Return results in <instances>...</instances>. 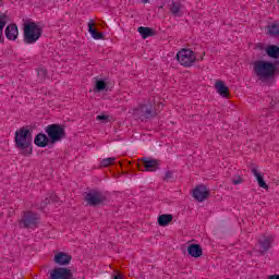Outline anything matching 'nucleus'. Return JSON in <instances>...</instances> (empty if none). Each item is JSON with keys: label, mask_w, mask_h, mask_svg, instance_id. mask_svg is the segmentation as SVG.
<instances>
[{"label": "nucleus", "mask_w": 279, "mask_h": 279, "mask_svg": "<svg viewBox=\"0 0 279 279\" xmlns=\"http://www.w3.org/2000/svg\"><path fill=\"white\" fill-rule=\"evenodd\" d=\"M34 137L32 135V131L27 126H23L15 131V147L23 154V156H32V143Z\"/></svg>", "instance_id": "obj_1"}, {"label": "nucleus", "mask_w": 279, "mask_h": 279, "mask_svg": "<svg viewBox=\"0 0 279 279\" xmlns=\"http://www.w3.org/2000/svg\"><path fill=\"white\" fill-rule=\"evenodd\" d=\"M254 73L255 77L259 82H269V80H272L274 75H276V64L266 61V60H258L254 63Z\"/></svg>", "instance_id": "obj_2"}, {"label": "nucleus", "mask_w": 279, "mask_h": 279, "mask_svg": "<svg viewBox=\"0 0 279 279\" xmlns=\"http://www.w3.org/2000/svg\"><path fill=\"white\" fill-rule=\"evenodd\" d=\"M43 36V27L36 22H27L24 24V37L25 45H36Z\"/></svg>", "instance_id": "obj_3"}, {"label": "nucleus", "mask_w": 279, "mask_h": 279, "mask_svg": "<svg viewBox=\"0 0 279 279\" xmlns=\"http://www.w3.org/2000/svg\"><path fill=\"white\" fill-rule=\"evenodd\" d=\"M177 60L181 66L189 69L197 62V54L189 48H183L177 53Z\"/></svg>", "instance_id": "obj_4"}, {"label": "nucleus", "mask_w": 279, "mask_h": 279, "mask_svg": "<svg viewBox=\"0 0 279 279\" xmlns=\"http://www.w3.org/2000/svg\"><path fill=\"white\" fill-rule=\"evenodd\" d=\"M46 134L50 143H60L66 136L64 126L60 124H50L46 128Z\"/></svg>", "instance_id": "obj_5"}, {"label": "nucleus", "mask_w": 279, "mask_h": 279, "mask_svg": "<svg viewBox=\"0 0 279 279\" xmlns=\"http://www.w3.org/2000/svg\"><path fill=\"white\" fill-rule=\"evenodd\" d=\"M50 279H71V270L68 268H54L50 271Z\"/></svg>", "instance_id": "obj_6"}, {"label": "nucleus", "mask_w": 279, "mask_h": 279, "mask_svg": "<svg viewBox=\"0 0 279 279\" xmlns=\"http://www.w3.org/2000/svg\"><path fill=\"white\" fill-rule=\"evenodd\" d=\"M85 199L89 206H97L104 202V195L99 192H89Z\"/></svg>", "instance_id": "obj_7"}, {"label": "nucleus", "mask_w": 279, "mask_h": 279, "mask_svg": "<svg viewBox=\"0 0 279 279\" xmlns=\"http://www.w3.org/2000/svg\"><path fill=\"white\" fill-rule=\"evenodd\" d=\"M193 197L196 202H204V199L208 198V187L205 185H198L193 191Z\"/></svg>", "instance_id": "obj_8"}, {"label": "nucleus", "mask_w": 279, "mask_h": 279, "mask_svg": "<svg viewBox=\"0 0 279 279\" xmlns=\"http://www.w3.org/2000/svg\"><path fill=\"white\" fill-rule=\"evenodd\" d=\"M8 40H16L19 38V26L16 24H9L4 31Z\"/></svg>", "instance_id": "obj_9"}, {"label": "nucleus", "mask_w": 279, "mask_h": 279, "mask_svg": "<svg viewBox=\"0 0 279 279\" xmlns=\"http://www.w3.org/2000/svg\"><path fill=\"white\" fill-rule=\"evenodd\" d=\"M187 254L192 258H201V256L204 254V250H202L199 244H190L187 246Z\"/></svg>", "instance_id": "obj_10"}, {"label": "nucleus", "mask_w": 279, "mask_h": 279, "mask_svg": "<svg viewBox=\"0 0 279 279\" xmlns=\"http://www.w3.org/2000/svg\"><path fill=\"white\" fill-rule=\"evenodd\" d=\"M214 88L216 89V93H218V95H220V97H228L230 89L228 88V86H226V83H223V81H216Z\"/></svg>", "instance_id": "obj_11"}, {"label": "nucleus", "mask_w": 279, "mask_h": 279, "mask_svg": "<svg viewBox=\"0 0 279 279\" xmlns=\"http://www.w3.org/2000/svg\"><path fill=\"white\" fill-rule=\"evenodd\" d=\"M54 263L57 265H69V263H71V255L64 253V252H59L54 255Z\"/></svg>", "instance_id": "obj_12"}, {"label": "nucleus", "mask_w": 279, "mask_h": 279, "mask_svg": "<svg viewBox=\"0 0 279 279\" xmlns=\"http://www.w3.org/2000/svg\"><path fill=\"white\" fill-rule=\"evenodd\" d=\"M22 221L26 227L34 226L38 221V215L27 211L24 214Z\"/></svg>", "instance_id": "obj_13"}, {"label": "nucleus", "mask_w": 279, "mask_h": 279, "mask_svg": "<svg viewBox=\"0 0 279 279\" xmlns=\"http://www.w3.org/2000/svg\"><path fill=\"white\" fill-rule=\"evenodd\" d=\"M144 171H157L160 167V162L156 159L144 158Z\"/></svg>", "instance_id": "obj_14"}, {"label": "nucleus", "mask_w": 279, "mask_h": 279, "mask_svg": "<svg viewBox=\"0 0 279 279\" xmlns=\"http://www.w3.org/2000/svg\"><path fill=\"white\" fill-rule=\"evenodd\" d=\"M49 137L45 133H39L35 136L34 143L37 147H47L49 145Z\"/></svg>", "instance_id": "obj_15"}, {"label": "nucleus", "mask_w": 279, "mask_h": 279, "mask_svg": "<svg viewBox=\"0 0 279 279\" xmlns=\"http://www.w3.org/2000/svg\"><path fill=\"white\" fill-rule=\"evenodd\" d=\"M252 171H253V175L256 178L258 186H260V189H265L267 191V189H269V186L265 182V177L263 175V173L259 172L258 169H256V168H254Z\"/></svg>", "instance_id": "obj_16"}, {"label": "nucleus", "mask_w": 279, "mask_h": 279, "mask_svg": "<svg viewBox=\"0 0 279 279\" xmlns=\"http://www.w3.org/2000/svg\"><path fill=\"white\" fill-rule=\"evenodd\" d=\"M87 27H88V33L90 34L92 38H94V40H101V38H104V34L95 29V22L89 21L87 24Z\"/></svg>", "instance_id": "obj_17"}, {"label": "nucleus", "mask_w": 279, "mask_h": 279, "mask_svg": "<svg viewBox=\"0 0 279 279\" xmlns=\"http://www.w3.org/2000/svg\"><path fill=\"white\" fill-rule=\"evenodd\" d=\"M157 221L161 228H165L173 221V216L171 214H163L158 217Z\"/></svg>", "instance_id": "obj_18"}, {"label": "nucleus", "mask_w": 279, "mask_h": 279, "mask_svg": "<svg viewBox=\"0 0 279 279\" xmlns=\"http://www.w3.org/2000/svg\"><path fill=\"white\" fill-rule=\"evenodd\" d=\"M265 52L267 53V56L269 58H279V47L278 46H274V45H270V46H267L265 48Z\"/></svg>", "instance_id": "obj_19"}, {"label": "nucleus", "mask_w": 279, "mask_h": 279, "mask_svg": "<svg viewBox=\"0 0 279 279\" xmlns=\"http://www.w3.org/2000/svg\"><path fill=\"white\" fill-rule=\"evenodd\" d=\"M169 10L174 16H182V4L180 2H171Z\"/></svg>", "instance_id": "obj_20"}, {"label": "nucleus", "mask_w": 279, "mask_h": 279, "mask_svg": "<svg viewBox=\"0 0 279 279\" xmlns=\"http://www.w3.org/2000/svg\"><path fill=\"white\" fill-rule=\"evenodd\" d=\"M268 34L269 36H278L279 35V25L277 23H272L268 25Z\"/></svg>", "instance_id": "obj_21"}, {"label": "nucleus", "mask_w": 279, "mask_h": 279, "mask_svg": "<svg viewBox=\"0 0 279 279\" xmlns=\"http://www.w3.org/2000/svg\"><path fill=\"white\" fill-rule=\"evenodd\" d=\"M5 25H8V15L1 14L0 15V38L3 36V29L5 28Z\"/></svg>", "instance_id": "obj_22"}, {"label": "nucleus", "mask_w": 279, "mask_h": 279, "mask_svg": "<svg viewBox=\"0 0 279 279\" xmlns=\"http://www.w3.org/2000/svg\"><path fill=\"white\" fill-rule=\"evenodd\" d=\"M138 34H141V36L143 38H149V36H151V28H147V27H143L141 26L138 29H137Z\"/></svg>", "instance_id": "obj_23"}, {"label": "nucleus", "mask_w": 279, "mask_h": 279, "mask_svg": "<svg viewBox=\"0 0 279 279\" xmlns=\"http://www.w3.org/2000/svg\"><path fill=\"white\" fill-rule=\"evenodd\" d=\"M116 160H117V158L109 157V158L102 159L100 165H101V167H110V165H112V162H114Z\"/></svg>", "instance_id": "obj_24"}, {"label": "nucleus", "mask_w": 279, "mask_h": 279, "mask_svg": "<svg viewBox=\"0 0 279 279\" xmlns=\"http://www.w3.org/2000/svg\"><path fill=\"white\" fill-rule=\"evenodd\" d=\"M96 90H106V82L104 80L96 81Z\"/></svg>", "instance_id": "obj_25"}, {"label": "nucleus", "mask_w": 279, "mask_h": 279, "mask_svg": "<svg viewBox=\"0 0 279 279\" xmlns=\"http://www.w3.org/2000/svg\"><path fill=\"white\" fill-rule=\"evenodd\" d=\"M262 245V250H269V247H271V241L269 240H265L264 242L260 243Z\"/></svg>", "instance_id": "obj_26"}, {"label": "nucleus", "mask_w": 279, "mask_h": 279, "mask_svg": "<svg viewBox=\"0 0 279 279\" xmlns=\"http://www.w3.org/2000/svg\"><path fill=\"white\" fill-rule=\"evenodd\" d=\"M97 121H108V116L101 114V116H97Z\"/></svg>", "instance_id": "obj_27"}, {"label": "nucleus", "mask_w": 279, "mask_h": 279, "mask_svg": "<svg viewBox=\"0 0 279 279\" xmlns=\"http://www.w3.org/2000/svg\"><path fill=\"white\" fill-rule=\"evenodd\" d=\"M268 279H279V275H271L268 277Z\"/></svg>", "instance_id": "obj_28"}, {"label": "nucleus", "mask_w": 279, "mask_h": 279, "mask_svg": "<svg viewBox=\"0 0 279 279\" xmlns=\"http://www.w3.org/2000/svg\"><path fill=\"white\" fill-rule=\"evenodd\" d=\"M113 279H121V278H119V276H114Z\"/></svg>", "instance_id": "obj_29"}, {"label": "nucleus", "mask_w": 279, "mask_h": 279, "mask_svg": "<svg viewBox=\"0 0 279 279\" xmlns=\"http://www.w3.org/2000/svg\"><path fill=\"white\" fill-rule=\"evenodd\" d=\"M147 114H151V111H148V112L146 113V116H147Z\"/></svg>", "instance_id": "obj_30"}, {"label": "nucleus", "mask_w": 279, "mask_h": 279, "mask_svg": "<svg viewBox=\"0 0 279 279\" xmlns=\"http://www.w3.org/2000/svg\"><path fill=\"white\" fill-rule=\"evenodd\" d=\"M143 3H147V0H144Z\"/></svg>", "instance_id": "obj_31"}, {"label": "nucleus", "mask_w": 279, "mask_h": 279, "mask_svg": "<svg viewBox=\"0 0 279 279\" xmlns=\"http://www.w3.org/2000/svg\"><path fill=\"white\" fill-rule=\"evenodd\" d=\"M45 204H50V202L48 201V202H46Z\"/></svg>", "instance_id": "obj_32"}, {"label": "nucleus", "mask_w": 279, "mask_h": 279, "mask_svg": "<svg viewBox=\"0 0 279 279\" xmlns=\"http://www.w3.org/2000/svg\"><path fill=\"white\" fill-rule=\"evenodd\" d=\"M234 184H239V182L235 181Z\"/></svg>", "instance_id": "obj_33"}, {"label": "nucleus", "mask_w": 279, "mask_h": 279, "mask_svg": "<svg viewBox=\"0 0 279 279\" xmlns=\"http://www.w3.org/2000/svg\"><path fill=\"white\" fill-rule=\"evenodd\" d=\"M278 1V3H279V0H277Z\"/></svg>", "instance_id": "obj_34"}]
</instances>
